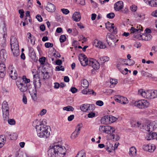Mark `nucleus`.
I'll return each instance as SVG.
<instances>
[{"instance_id": "obj_1", "label": "nucleus", "mask_w": 157, "mask_h": 157, "mask_svg": "<svg viewBox=\"0 0 157 157\" xmlns=\"http://www.w3.org/2000/svg\"><path fill=\"white\" fill-rule=\"evenodd\" d=\"M33 126L35 127L39 137L47 138L49 136L50 133L48 130V127L44 124L42 121L36 120L33 122Z\"/></svg>"}, {"instance_id": "obj_2", "label": "nucleus", "mask_w": 157, "mask_h": 157, "mask_svg": "<svg viewBox=\"0 0 157 157\" xmlns=\"http://www.w3.org/2000/svg\"><path fill=\"white\" fill-rule=\"evenodd\" d=\"M66 153L65 147L59 144L54 145L48 151L49 157H63Z\"/></svg>"}, {"instance_id": "obj_3", "label": "nucleus", "mask_w": 157, "mask_h": 157, "mask_svg": "<svg viewBox=\"0 0 157 157\" xmlns=\"http://www.w3.org/2000/svg\"><path fill=\"white\" fill-rule=\"evenodd\" d=\"M139 95L144 98L148 99H154L157 98V90L153 91L152 90L144 91L143 89H140L138 90Z\"/></svg>"}, {"instance_id": "obj_4", "label": "nucleus", "mask_w": 157, "mask_h": 157, "mask_svg": "<svg viewBox=\"0 0 157 157\" xmlns=\"http://www.w3.org/2000/svg\"><path fill=\"white\" fill-rule=\"evenodd\" d=\"M143 31V28L141 25H139L138 26V39L146 41L150 40L152 36L150 34L142 33L141 32Z\"/></svg>"}, {"instance_id": "obj_5", "label": "nucleus", "mask_w": 157, "mask_h": 157, "mask_svg": "<svg viewBox=\"0 0 157 157\" xmlns=\"http://www.w3.org/2000/svg\"><path fill=\"white\" fill-rule=\"evenodd\" d=\"M106 41L110 47H114L116 45L118 40H117L114 36L111 33H108L106 36Z\"/></svg>"}, {"instance_id": "obj_6", "label": "nucleus", "mask_w": 157, "mask_h": 157, "mask_svg": "<svg viewBox=\"0 0 157 157\" xmlns=\"http://www.w3.org/2000/svg\"><path fill=\"white\" fill-rule=\"evenodd\" d=\"M3 117L4 119L7 120L9 118V108L7 102L4 101L2 104Z\"/></svg>"}, {"instance_id": "obj_7", "label": "nucleus", "mask_w": 157, "mask_h": 157, "mask_svg": "<svg viewBox=\"0 0 157 157\" xmlns=\"http://www.w3.org/2000/svg\"><path fill=\"white\" fill-rule=\"evenodd\" d=\"M94 105L93 104H84L80 106L81 110L84 112H90L94 109Z\"/></svg>"}, {"instance_id": "obj_8", "label": "nucleus", "mask_w": 157, "mask_h": 157, "mask_svg": "<svg viewBox=\"0 0 157 157\" xmlns=\"http://www.w3.org/2000/svg\"><path fill=\"white\" fill-rule=\"evenodd\" d=\"M16 84L18 88L22 92H25L28 89L29 90L31 89L30 88H28L27 84H24L21 81H19L18 80H17L16 82Z\"/></svg>"}, {"instance_id": "obj_9", "label": "nucleus", "mask_w": 157, "mask_h": 157, "mask_svg": "<svg viewBox=\"0 0 157 157\" xmlns=\"http://www.w3.org/2000/svg\"><path fill=\"white\" fill-rule=\"evenodd\" d=\"M157 128V121L149 123L145 126V129L148 132H152Z\"/></svg>"}, {"instance_id": "obj_10", "label": "nucleus", "mask_w": 157, "mask_h": 157, "mask_svg": "<svg viewBox=\"0 0 157 157\" xmlns=\"http://www.w3.org/2000/svg\"><path fill=\"white\" fill-rule=\"evenodd\" d=\"M114 98L115 101L121 104H127L128 102V100L126 98L120 95L114 96Z\"/></svg>"}, {"instance_id": "obj_11", "label": "nucleus", "mask_w": 157, "mask_h": 157, "mask_svg": "<svg viewBox=\"0 0 157 157\" xmlns=\"http://www.w3.org/2000/svg\"><path fill=\"white\" fill-rule=\"evenodd\" d=\"M8 72L13 79H18L17 72L12 66H10L9 67Z\"/></svg>"}, {"instance_id": "obj_12", "label": "nucleus", "mask_w": 157, "mask_h": 157, "mask_svg": "<svg viewBox=\"0 0 157 157\" xmlns=\"http://www.w3.org/2000/svg\"><path fill=\"white\" fill-rule=\"evenodd\" d=\"M106 28L110 32L113 33V34H116L117 33V28L113 24L110 23L108 21L105 24Z\"/></svg>"}, {"instance_id": "obj_13", "label": "nucleus", "mask_w": 157, "mask_h": 157, "mask_svg": "<svg viewBox=\"0 0 157 157\" xmlns=\"http://www.w3.org/2000/svg\"><path fill=\"white\" fill-rule=\"evenodd\" d=\"M88 65L91 66L94 69L97 70L100 68V64L96 60L93 59H90Z\"/></svg>"}, {"instance_id": "obj_14", "label": "nucleus", "mask_w": 157, "mask_h": 157, "mask_svg": "<svg viewBox=\"0 0 157 157\" xmlns=\"http://www.w3.org/2000/svg\"><path fill=\"white\" fill-rule=\"evenodd\" d=\"M149 102L144 99L138 100V108L140 109H145L148 107Z\"/></svg>"}, {"instance_id": "obj_15", "label": "nucleus", "mask_w": 157, "mask_h": 157, "mask_svg": "<svg viewBox=\"0 0 157 157\" xmlns=\"http://www.w3.org/2000/svg\"><path fill=\"white\" fill-rule=\"evenodd\" d=\"M7 56L6 50L4 49L1 50L0 51V64H5Z\"/></svg>"}, {"instance_id": "obj_16", "label": "nucleus", "mask_w": 157, "mask_h": 157, "mask_svg": "<svg viewBox=\"0 0 157 157\" xmlns=\"http://www.w3.org/2000/svg\"><path fill=\"white\" fill-rule=\"evenodd\" d=\"M93 45L96 47L101 49H104L106 48L105 45L102 42L97 39H95L94 41Z\"/></svg>"}, {"instance_id": "obj_17", "label": "nucleus", "mask_w": 157, "mask_h": 157, "mask_svg": "<svg viewBox=\"0 0 157 157\" xmlns=\"http://www.w3.org/2000/svg\"><path fill=\"white\" fill-rule=\"evenodd\" d=\"M6 72V68L5 64H0V77L3 78Z\"/></svg>"}, {"instance_id": "obj_18", "label": "nucleus", "mask_w": 157, "mask_h": 157, "mask_svg": "<svg viewBox=\"0 0 157 157\" xmlns=\"http://www.w3.org/2000/svg\"><path fill=\"white\" fill-rule=\"evenodd\" d=\"M29 56L34 61L36 60L37 58L36 56V55L34 52L33 49L31 47L29 48Z\"/></svg>"}, {"instance_id": "obj_19", "label": "nucleus", "mask_w": 157, "mask_h": 157, "mask_svg": "<svg viewBox=\"0 0 157 157\" xmlns=\"http://www.w3.org/2000/svg\"><path fill=\"white\" fill-rule=\"evenodd\" d=\"M124 5L123 2L121 1H119L115 3L114 5V8L116 11H119L121 10L123 7Z\"/></svg>"}, {"instance_id": "obj_20", "label": "nucleus", "mask_w": 157, "mask_h": 157, "mask_svg": "<svg viewBox=\"0 0 157 157\" xmlns=\"http://www.w3.org/2000/svg\"><path fill=\"white\" fill-rule=\"evenodd\" d=\"M11 48L19 47L18 41L16 38L12 36L10 38Z\"/></svg>"}, {"instance_id": "obj_21", "label": "nucleus", "mask_w": 157, "mask_h": 157, "mask_svg": "<svg viewBox=\"0 0 157 157\" xmlns=\"http://www.w3.org/2000/svg\"><path fill=\"white\" fill-rule=\"evenodd\" d=\"M144 1L145 3L151 6L157 7V0H144Z\"/></svg>"}, {"instance_id": "obj_22", "label": "nucleus", "mask_w": 157, "mask_h": 157, "mask_svg": "<svg viewBox=\"0 0 157 157\" xmlns=\"http://www.w3.org/2000/svg\"><path fill=\"white\" fill-rule=\"evenodd\" d=\"M72 18L73 20L76 22L79 21L81 18L80 13L78 12H75L73 13Z\"/></svg>"}, {"instance_id": "obj_23", "label": "nucleus", "mask_w": 157, "mask_h": 157, "mask_svg": "<svg viewBox=\"0 0 157 157\" xmlns=\"http://www.w3.org/2000/svg\"><path fill=\"white\" fill-rule=\"evenodd\" d=\"M46 10L49 12H54L56 10L55 6L52 3L48 2L46 7Z\"/></svg>"}, {"instance_id": "obj_24", "label": "nucleus", "mask_w": 157, "mask_h": 157, "mask_svg": "<svg viewBox=\"0 0 157 157\" xmlns=\"http://www.w3.org/2000/svg\"><path fill=\"white\" fill-rule=\"evenodd\" d=\"M31 89L29 90V92L31 95V97L33 100L35 101L37 100V92L36 88L33 90V91L31 92Z\"/></svg>"}, {"instance_id": "obj_25", "label": "nucleus", "mask_w": 157, "mask_h": 157, "mask_svg": "<svg viewBox=\"0 0 157 157\" xmlns=\"http://www.w3.org/2000/svg\"><path fill=\"white\" fill-rule=\"evenodd\" d=\"M156 136V132H153L152 133H149L147 134L145 138L147 140H149L155 139Z\"/></svg>"}, {"instance_id": "obj_26", "label": "nucleus", "mask_w": 157, "mask_h": 157, "mask_svg": "<svg viewBox=\"0 0 157 157\" xmlns=\"http://www.w3.org/2000/svg\"><path fill=\"white\" fill-rule=\"evenodd\" d=\"M27 39L28 41L30 40V42L32 45H34L35 43V39L33 35L31 34L30 33H28L27 35Z\"/></svg>"}, {"instance_id": "obj_27", "label": "nucleus", "mask_w": 157, "mask_h": 157, "mask_svg": "<svg viewBox=\"0 0 157 157\" xmlns=\"http://www.w3.org/2000/svg\"><path fill=\"white\" fill-rule=\"evenodd\" d=\"M82 92L84 94H92L93 95H95L96 93H95L92 90L86 89L82 90Z\"/></svg>"}, {"instance_id": "obj_28", "label": "nucleus", "mask_w": 157, "mask_h": 157, "mask_svg": "<svg viewBox=\"0 0 157 157\" xmlns=\"http://www.w3.org/2000/svg\"><path fill=\"white\" fill-rule=\"evenodd\" d=\"M105 133L108 134L113 133L115 131L114 128L110 126H106Z\"/></svg>"}, {"instance_id": "obj_29", "label": "nucleus", "mask_w": 157, "mask_h": 157, "mask_svg": "<svg viewBox=\"0 0 157 157\" xmlns=\"http://www.w3.org/2000/svg\"><path fill=\"white\" fill-rule=\"evenodd\" d=\"M131 34L133 37L135 38H137V29H135L133 27H132L130 29Z\"/></svg>"}, {"instance_id": "obj_30", "label": "nucleus", "mask_w": 157, "mask_h": 157, "mask_svg": "<svg viewBox=\"0 0 157 157\" xmlns=\"http://www.w3.org/2000/svg\"><path fill=\"white\" fill-rule=\"evenodd\" d=\"M11 50L14 56H17L19 55V47L11 48Z\"/></svg>"}, {"instance_id": "obj_31", "label": "nucleus", "mask_w": 157, "mask_h": 157, "mask_svg": "<svg viewBox=\"0 0 157 157\" xmlns=\"http://www.w3.org/2000/svg\"><path fill=\"white\" fill-rule=\"evenodd\" d=\"M17 80L19 81H21V82L23 83L24 82V84H27V83H29L30 82V80L29 79L27 78L24 75L23 76L22 78L19 77Z\"/></svg>"}, {"instance_id": "obj_32", "label": "nucleus", "mask_w": 157, "mask_h": 157, "mask_svg": "<svg viewBox=\"0 0 157 157\" xmlns=\"http://www.w3.org/2000/svg\"><path fill=\"white\" fill-rule=\"evenodd\" d=\"M136 149L134 147H132L130 148L129 149V155L133 156H135L136 155Z\"/></svg>"}, {"instance_id": "obj_33", "label": "nucleus", "mask_w": 157, "mask_h": 157, "mask_svg": "<svg viewBox=\"0 0 157 157\" xmlns=\"http://www.w3.org/2000/svg\"><path fill=\"white\" fill-rule=\"evenodd\" d=\"M151 144L144 145L143 146V149L144 151H148L150 152H153V150L152 149L151 150H149V147H151Z\"/></svg>"}, {"instance_id": "obj_34", "label": "nucleus", "mask_w": 157, "mask_h": 157, "mask_svg": "<svg viewBox=\"0 0 157 157\" xmlns=\"http://www.w3.org/2000/svg\"><path fill=\"white\" fill-rule=\"evenodd\" d=\"M109 116H105L101 119V121L102 123L104 124H107L109 121Z\"/></svg>"}, {"instance_id": "obj_35", "label": "nucleus", "mask_w": 157, "mask_h": 157, "mask_svg": "<svg viewBox=\"0 0 157 157\" xmlns=\"http://www.w3.org/2000/svg\"><path fill=\"white\" fill-rule=\"evenodd\" d=\"M81 84L83 88H87L89 86V82L86 79H84L81 81Z\"/></svg>"}, {"instance_id": "obj_36", "label": "nucleus", "mask_w": 157, "mask_h": 157, "mask_svg": "<svg viewBox=\"0 0 157 157\" xmlns=\"http://www.w3.org/2000/svg\"><path fill=\"white\" fill-rule=\"evenodd\" d=\"M75 157H86L85 151L84 150L80 151Z\"/></svg>"}, {"instance_id": "obj_37", "label": "nucleus", "mask_w": 157, "mask_h": 157, "mask_svg": "<svg viewBox=\"0 0 157 157\" xmlns=\"http://www.w3.org/2000/svg\"><path fill=\"white\" fill-rule=\"evenodd\" d=\"M89 61V59H88L87 58L85 59L84 60L81 61L80 62L82 66H86L87 65H88Z\"/></svg>"}, {"instance_id": "obj_38", "label": "nucleus", "mask_w": 157, "mask_h": 157, "mask_svg": "<svg viewBox=\"0 0 157 157\" xmlns=\"http://www.w3.org/2000/svg\"><path fill=\"white\" fill-rule=\"evenodd\" d=\"M145 15L143 13H140L138 15V22H141L145 19Z\"/></svg>"}, {"instance_id": "obj_39", "label": "nucleus", "mask_w": 157, "mask_h": 157, "mask_svg": "<svg viewBox=\"0 0 157 157\" xmlns=\"http://www.w3.org/2000/svg\"><path fill=\"white\" fill-rule=\"evenodd\" d=\"M141 74L142 76L147 77H151L152 76L151 74L145 71H141Z\"/></svg>"}, {"instance_id": "obj_40", "label": "nucleus", "mask_w": 157, "mask_h": 157, "mask_svg": "<svg viewBox=\"0 0 157 157\" xmlns=\"http://www.w3.org/2000/svg\"><path fill=\"white\" fill-rule=\"evenodd\" d=\"M99 59L101 61L103 62L104 63L105 62L109 61V58L108 56H104L100 57Z\"/></svg>"}, {"instance_id": "obj_41", "label": "nucleus", "mask_w": 157, "mask_h": 157, "mask_svg": "<svg viewBox=\"0 0 157 157\" xmlns=\"http://www.w3.org/2000/svg\"><path fill=\"white\" fill-rule=\"evenodd\" d=\"M63 109L64 110H66L67 111H73L74 109L71 106L68 105L66 107H64L63 108Z\"/></svg>"}, {"instance_id": "obj_42", "label": "nucleus", "mask_w": 157, "mask_h": 157, "mask_svg": "<svg viewBox=\"0 0 157 157\" xmlns=\"http://www.w3.org/2000/svg\"><path fill=\"white\" fill-rule=\"evenodd\" d=\"M135 63L134 61L132 59H127V63H124V64L128 65H132Z\"/></svg>"}, {"instance_id": "obj_43", "label": "nucleus", "mask_w": 157, "mask_h": 157, "mask_svg": "<svg viewBox=\"0 0 157 157\" xmlns=\"http://www.w3.org/2000/svg\"><path fill=\"white\" fill-rule=\"evenodd\" d=\"M8 135L10 136H12L10 137V139L11 140H14L17 139V135L16 133H13L12 134L8 133Z\"/></svg>"}, {"instance_id": "obj_44", "label": "nucleus", "mask_w": 157, "mask_h": 157, "mask_svg": "<svg viewBox=\"0 0 157 157\" xmlns=\"http://www.w3.org/2000/svg\"><path fill=\"white\" fill-rule=\"evenodd\" d=\"M106 126L101 125L99 127V130L100 132L105 133Z\"/></svg>"}, {"instance_id": "obj_45", "label": "nucleus", "mask_w": 157, "mask_h": 157, "mask_svg": "<svg viewBox=\"0 0 157 157\" xmlns=\"http://www.w3.org/2000/svg\"><path fill=\"white\" fill-rule=\"evenodd\" d=\"M111 137L114 141H117L120 139V137L117 135L112 134Z\"/></svg>"}, {"instance_id": "obj_46", "label": "nucleus", "mask_w": 157, "mask_h": 157, "mask_svg": "<svg viewBox=\"0 0 157 157\" xmlns=\"http://www.w3.org/2000/svg\"><path fill=\"white\" fill-rule=\"evenodd\" d=\"M66 40V37L64 35H61L59 37V41L61 43L64 42Z\"/></svg>"}, {"instance_id": "obj_47", "label": "nucleus", "mask_w": 157, "mask_h": 157, "mask_svg": "<svg viewBox=\"0 0 157 157\" xmlns=\"http://www.w3.org/2000/svg\"><path fill=\"white\" fill-rule=\"evenodd\" d=\"M79 133H78L76 131H75L72 134L71 136V138L72 139H74L77 137Z\"/></svg>"}, {"instance_id": "obj_48", "label": "nucleus", "mask_w": 157, "mask_h": 157, "mask_svg": "<svg viewBox=\"0 0 157 157\" xmlns=\"http://www.w3.org/2000/svg\"><path fill=\"white\" fill-rule=\"evenodd\" d=\"M86 58L85 55L82 54H80L78 56V59L80 62L81 61L84 60Z\"/></svg>"}, {"instance_id": "obj_49", "label": "nucleus", "mask_w": 157, "mask_h": 157, "mask_svg": "<svg viewBox=\"0 0 157 157\" xmlns=\"http://www.w3.org/2000/svg\"><path fill=\"white\" fill-rule=\"evenodd\" d=\"M82 127V124H78L76 127V129L75 130V131L78 133H80V131L81 128Z\"/></svg>"}, {"instance_id": "obj_50", "label": "nucleus", "mask_w": 157, "mask_h": 157, "mask_svg": "<svg viewBox=\"0 0 157 157\" xmlns=\"http://www.w3.org/2000/svg\"><path fill=\"white\" fill-rule=\"evenodd\" d=\"M5 121H8V123L10 125H14L15 123V121L13 119H9V118L7 120L4 119Z\"/></svg>"}, {"instance_id": "obj_51", "label": "nucleus", "mask_w": 157, "mask_h": 157, "mask_svg": "<svg viewBox=\"0 0 157 157\" xmlns=\"http://www.w3.org/2000/svg\"><path fill=\"white\" fill-rule=\"evenodd\" d=\"M56 71H63L64 70V67L62 66H58L56 67Z\"/></svg>"}, {"instance_id": "obj_52", "label": "nucleus", "mask_w": 157, "mask_h": 157, "mask_svg": "<svg viewBox=\"0 0 157 157\" xmlns=\"http://www.w3.org/2000/svg\"><path fill=\"white\" fill-rule=\"evenodd\" d=\"M115 16V14L113 13H110L107 14L106 15L107 17L109 19H112Z\"/></svg>"}, {"instance_id": "obj_53", "label": "nucleus", "mask_w": 157, "mask_h": 157, "mask_svg": "<svg viewBox=\"0 0 157 157\" xmlns=\"http://www.w3.org/2000/svg\"><path fill=\"white\" fill-rule=\"evenodd\" d=\"M130 101L132 104H133V105L136 106H137V101H135L133 98H131L130 99Z\"/></svg>"}, {"instance_id": "obj_54", "label": "nucleus", "mask_w": 157, "mask_h": 157, "mask_svg": "<svg viewBox=\"0 0 157 157\" xmlns=\"http://www.w3.org/2000/svg\"><path fill=\"white\" fill-rule=\"evenodd\" d=\"M4 139L2 137L0 136V148L2 147L4 144Z\"/></svg>"}, {"instance_id": "obj_55", "label": "nucleus", "mask_w": 157, "mask_h": 157, "mask_svg": "<svg viewBox=\"0 0 157 157\" xmlns=\"http://www.w3.org/2000/svg\"><path fill=\"white\" fill-rule=\"evenodd\" d=\"M44 45L45 47L49 48L50 47H52L53 46V44L52 43L49 42H47Z\"/></svg>"}, {"instance_id": "obj_56", "label": "nucleus", "mask_w": 157, "mask_h": 157, "mask_svg": "<svg viewBox=\"0 0 157 157\" xmlns=\"http://www.w3.org/2000/svg\"><path fill=\"white\" fill-rule=\"evenodd\" d=\"M45 58L44 57H42L39 59V61L41 64H43L45 62Z\"/></svg>"}, {"instance_id": "obj_57", "label": "nucleus", "mask_w": 157, "mask_h": 157, "mask_svg": "<svg viewBox=\"0 0 157 157\" xmlns=\"http://www.w3.org/2000/svg\"><path fill=\"white\" fill-rule=\"evenodd\" d=\"M130 9L132 11H136L137 9V6L134 5H132L130 6Z\"/></svg>"}, {"instance_id": "obj_58", "label": "nucleus", "mask_w": 157, "mask_h": 157, "mask_svg": "<svg viewBox=\"0 0 157 157\" xmlns=\"http://www.w3.org/2000/svg\"><path fill=\"white\" fill-rule=\"evenodd\" d=\"M61 11L64 14L66 15L68 14L70 12L68 10L64 8L62 9Z\"/></svg>"}, {"instance_id": "obj_59", "label": "nucleus", "mask_w": 157, "mask_h": 157, "mask_svg": "<svg viewBox=\"0 0 157 157\" xmlns=\"http://www.w3.org/2000/svg\"><path fill=\"white\" fill-rule=\"evenodd\" d=\"M110 82L113 86L117 84V82L116 79H112L110 80Z\"/></svg>"}, {"instance_id": "obj_60", "label": "nucleus", "mask_w": 157, "mask_h": 157, "mask_svg": "<svg viewBox=\"0 0 157 157\" xmlns=\"http://www.w3.org/2000/svg\"><path fill=\"white\" fill-rule=\"evenodd\" d=\"M117 119L116 117L113 116L109 117V121H110L111 122H113L116 121Z\"/></svg>"}, {"instance_id": "obj_61", "label": "nucleus", "mask_w": 157, "mask_h": 157, "mask_svg": "<svg viewBox=\"0 0 157 157\" xmlns=\"http://www.w3.org/2000/svg\"><path fill=\"white\" fill-rule=\"evenodd\" d=\"M96 104L99 106H101L103 105L104 103L102 101L98 100L96 102Z\"/></svg>"}, {"instance_id": "obj_62", "label": "nucleus", "mask_w": 157, "mask_h": 157, "mask_svg": "<svg viewBox=\"0 0 157 157\" xmlns=\"http://www.w3.org/2000/svg\"><path fill=\"white\" fill-rule=\"evenodd\" d=\"M89 113L88 114V117L89 118H93L95 116V113L93 112H89Z\"/></svg>"}, {"instance_id": "obj_63", "label": "nucleus", "mask_w": 157, "mask_h": 157, "mask_svg": "<svg viewBox=\"0 0 157 157\" xmlns=\"http://www.w3.org/2000/svg\"><path fill=\"white\" fill-rule=\"evenodd\" d=\"M121 11L123 13L127 14L128 12V9L127 7H125Z\"/></svg>"}, {"instance_id": "obj_64", "label": "nucleus", "mask_w": 157, "mask_h": 157, "mask_svg": "<svg viewBox=\"0 0 157 157\" xmlns=\"http://www.w3.org/2000/svg\"><path fill=\"white\" fill-rule=\"evenodd\" d=\"M70 90L72 93H75L78 90L75 87H72L71 88Z\"/></svg>"}]
</instances>
